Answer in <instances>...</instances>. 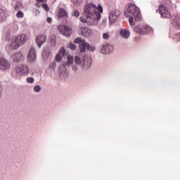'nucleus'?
I'll list each match as a JSON object with an SVG mask.
<instances>
[{
  "label": "nucleus",
  "mask_w": 180,
  "mask_h": 180,
  "mask_svg": "<svg viewBox=\"0 0 180 180\" xmlns=\"http://www.w3.org/2000/svg\"><path fill=\"white\" fill-rule=\"evenodd\" d=\"M103 13V8L101 4H87L84 8L83 17L79 18L80 22L86 23L87 26H98L101 20V13Z\"/></svg>",
  "instance_id": "obj_1"
},
{
  "label": "nucleus",
  "mask_w": 180,
  "mask_h": 180,
  "mask_svg": "<svg viewBox=\"0 0 180 180\" xmlns=\"http://www.w3.org/2000/svg\"><path fill=\"white\" fill-rule=\"evenodd\" d=\"M124 15L126 18H129V25H131V26H134L136 22H139V20L141 19L140 9L132 4H128L124 11Z\"/></svg>",
  "instance_id": "obj_2"
},
{
  "label": "nucleus",
  "mask_w": 180,
  "mask_h": 180,
  "mask_svg": "<svg viewBox=\"0 0 180 180\" xmlns=\"http://www.w3.org/2000/svg\"><path fill=\"white\" fill-rule=\"evenodd\" d=\"M25 41H27V36L25 34H20L13 37L8 41V47L11 50H18L19 47L25 44Z\"/></svg>",
  "instance_id": "obj_3"
},
{
  "label": "nucleus",
  "mask_w": 180,
  "mask_h": 180,
  "mask_svg": "<svg viewBox=\"0 0 180 180\" xmlns=\"http://www.w3.org/2000/svg\"><path fill=\"white\" fill-rule=\"evenodd\" d=\"M75 63L82 70H89V68H91V65H92V58L91 56H84L83 58H81L79 56H76Z\"/></svg>",
  "instance_id": "obj_4"
},
{
  "label": "nucleus",
  "mask_w": 180,
  "mask_h": 180,
  "mask_svg": "<svg viewBox=\"0 0 180 180\" xmlns=\"http://www.w3.org/2000/svg\"><path fill=\"white\" fill-rule=\"evenodd\" d=\"M29 74V68L25 64H20L15 67L14 68V75L15 78L18 77H27Z\"/></svg>",
  "instance_id": "obj_5"
},
{
  "label": "nucleus",
  "mask_w": 180,
  "mask_h": 180,
  "mask_svg": "<svg viewBox=\"0 0 180 180\" xmlns=\"http://www.w3.org/2000/svg\"><path fill=\"white\" fill-rule=\"evenodd\" d=\"M151 27L143 24L136 25L134 28V31L138 33V34H146V33H148L151 32Z\"/></svg>",
  "instance_id": "obj_6"
},
{
  "label": "nucleus",
  "mask_w": 180,
  "mask_h": 180,
  "mask_svg": "<svg viewBox=\"0 0 180 180\" xmlns=\"http://www.w3.org/2000/svg\"><path fill=\"white\" fill-rule=\"evenodd\" d=\"M158 11L162 18H165V19H169V18H171V12H169V8L166 7L165 5L159 6Z\"/></svg>",
  "instance_id": "obj_7"
},
{
  "label": "nucleus",
  "mask_w": 180,
  "mask_h": 180,
  "mask_svg": "<svg viewBox=\"0 0 180 180\" xmlns=\"http://www.w3.org/2000/svg\"><path fill=\"white\" fill-rule=\"evenodd\" d=\"M79 36L83 37H92L94 36V31L88 27H82L78 30Z\"/></svg>",
  "instance_id": "obj_8"
},
{
  "label": "nucleus",
  "mask_w": 180,
  "mask_h": 180,
  "mask_svg": "<svg viewBox=\"0 0 180 180\" xmlns=\"http://www.w3.org/2000/svg\"><path fill=\"white\" fill-rule=\"evenodd\" d=\"M58 30L60 34H63L66 37H70V36L72 34V30L65 25H60L58 26Z\"/></svg>",
  "instance_id": "obj_9"
},
{
  "label": "nucleus",
  "mask_w": 180,
  "mask_h": 180,
  "mask_svg": "<svg viewBox=\"0 0 180 180\" xmlns=\"http://www.w3.org/2000/svg\"><path fill=\"white\" fill-rule=\"evenodd\" d=\"M74 43L79 44V49L81 53H84L86 49L87 42L85 39H81V38L77 37L74 39Z\"/></svg>",
  "instance_id": "obj_10"
},
{
  "label": "nucleus",
  "mask_w": 180,
  "mask_h": 180,
  "mask_svg": "<svg viewBox=\"0 0 180 180\" xmlns=\"http://www.w3.org/2000/svg\"><path fill=\"white\" fill-rule=\"evenodd\" d=\"M11 68V63L5 58H0V71H8Z\"/></svg>",
  "instance_id": "obj_11"
},
{
  "label": "nucleus",
  "mask_w": 180,
  "mask_h": 180,
  "mask_svg": "<svg viewBox=\"0 0 180 180\" xmlns=\"http://www.w3.org/2000/svg\"><path fill=\"white\" fill-rule=\"evenodd\" d=\"M119 16H120V11L119 10H113L112 11H110V14H109V20L110 22L112 23H115V22H116V20H117V18H119Z\"/></svg>",
  "instance_id": "obj_12"
},
{
  "label": "nucleus",
  "mask_w": 180,
  "mask_h": 180,
  "mask_svg": "<svg viewBox=\"0 0 180 180\" xmlns=\"http://www.w3.org/2000/svg\"><path fill=\"white\" fill-rule=\"evenodd\" d=\"M130 34H131V33L130 32V30L125 28L120 29L119 35L121 39H123L124 40H127V39H129Z\"/></svg>",
  "instance_id": "obj_13"
},
{
  "label": "nucleus",
  "mask_w": 180,
  "mask_h": 180,
  "mask_svg": "<svg viewBox=\"0 0 180 180\" xmlns=\"http://www.w3.org/2000/svg\"><path fill=\"white\" fill-rule=\"evenodd\" d=\"M113 50L114 48L112 45L109 44H105L101 46V53H102V54H110Z\"/></svg>",
  "instance_id": "obj_14"
},
{
  "label": "nucleus",
  "mask_w": 180,
  "mask_h": 180,
  "mask_svg": "<svg viewBox=\"0 0 180 180\" xmlns=\"http://www.w3.org/2000/svg\"><path fill=\"white\" fill-rule=\"evenodd\" d=\"M11 60L13 63H20V61H23V60H25V57L23 56V53L21 52H17L11 56Z\"/></svg>",
  "instance_id": "obj_15"
},
{
  "label": "nucleus",
  "mask_w": 180,
  "mask_h": 180,
  "mask_svg": "<svg viewBox=\"0 0 180 180\" xmlns=\"http://www.w3.org/2000/svg\"><path fill=\"white\" fill-rule=\"evenodd\" d=\"M46 40H47V37L45 34H41L37 37L36 43L39 49H40V47H41V46H43L44 43H46Z\"/></svg>",
  "instance_id": "obj_16"
},
{
  "label": "nucleus",
  "mask_w": 180,
  "mask_h": 180,
  "mask_svg": "<svg viewBox=\"0 0 180 180\" xmlns=\"http://www.w3.org/2000/svg\"><path fill=\"white\" fill-rule=\"evenodd\" d=\"M28 63H34L36 61V49L31 48L27 56Z\"/></svg>",
  "instance_id": "obj_17"
},
{
  "label": "nucleus",
  "mask_w": 180,
  "mask_h": 180,
  "mask_svg": "<svg viewBox=\"0 0 180 180\" xmlns=\"http://www.w3.org/2000/svg\"><path fill=\"white\" fill-rule=\"evenodd\" d=\"M58 19H68V13L64 8H59L58 12Z\"/></svg>",
  "instance_id": "obj_18"
},
{
  "label": "nucleus",
  "mask_w": 180,
  "mask_h": 180,
  "mask_svg": "<svg viewBox=\"0 0 180 180\" xmlns=\"http://www.w3.org/2000/svg\"><path fill=\"white\" fill-rule=\"evenodd\" d=\"M74 64V56L68 55L67 58V61L63 63V67H70Z\"/></svg>",
  "instance_id": "obj_19"
},
{
  "label": "nucleus",
  "mask_w": 180,
  "mask_h": 180,
  "mask_svg": "<svg viewBox=\"0 0 180 180\" xmlns=\"http://www.w3.org/2000/svg\"><path fill=\"white\" fill-rule=\"evenodd\" d=\"M58 74L60 78H67L68 77V72L65 67L59 68Z\"/></svg>",
  "instance_id": "obj_20"
},
{
  "label": "nucleus",
  "mask_w": 180,
  "mask_h": 180,
  "mask_svg": "<svg viewBox=\"0 0 180 180\" xmlns=\"http://www.w3.org/2000/svg\"><path fill=\"white\" fill-rule=\"evenodd\" d=\"M57 37L54 34H51L49 37V43L52 47H56V39Z\"/></svg>",
  "instance_id": "obj_21"
},
{
  "label": "nucleus",
  "mask_w": 180,
  "mask_h": 180,
  "mask_svg": "<svg viewBox=\"0 0 180 180\" xmlns=\"http://www.w3.org/2000/svg\"><path fill=\"white\" fill-rule=\"evenodd\" d=\"M7 16L8 13L5 10L0 8V20H5Z\"/></svg>",
  "instance_id": "obj_22"
},
{
  "label": "nucleus",
  "mask_w": 180,
  "mask_h": 180,
  "mask_svg": "<svg viewBox=\"0 0 180 180\" xmlns=\"http://www.w3.org/2000/svg\"><path fill=\"white\" fill-rule=\"evenodd\" d=\"M174 23L179 29H180V17H176L174 20Z\"/></svg>",
  "instance_id": "obj_23"
},
{
  "label": "nucleus",
  "mask_w": 180,
  "mask_h": 180,
  "mask_svg": "<svg viewBox=\"0 0 180 180\" xmlns=\"http://www.w3.org/2000/svg\"><path fill=\"white\" fill-rule=\"evenodd\" d=\"M86 49L87 50H89V51H92V52L95 51L96 50L95 46L91 45L89 43H87Z\"/></svg>",
  "instance_id": "obj_24"
},
{
  "label": "nucleus",
  "mask_w": 180,
  "mask_h": 180,
  "mask_svg": "<svg viewBox=\"0 0 180 180\" xmlns=\"http://www.w3.org/2000/svg\"><path fill=\"white\" fill-rule=\"evenodd\" d=\"M59 54H60V56H63V57H65V56H67V53L65 52V48L61 47L59 50Z\"/></svg>",
  "instance_id": "obj_25"
},
{
  "label": "nucleus",
  "mask_w": 180,
  "mask_h": 180,
  "mask_svg": "<svg viewBox=\"0 0 180 180\" xmlns=\"http://www.w3.org/2000/svg\"><path fill=\"white\" fill-rule=\"evenodd\" d=\"M68 47L70 49V50H75V49H77V46L72 42L68 43Z\"/></svg>",
  "instance_id": "obj_26"
},
{
  "label": "nucleus",
  "mask_w": 180,
  "mask_h": 180,
  "mask_svg": "<svg viewBox=\"0 0 180 180\" xmlns=\"http://www.w3.org/2000/svg\"><path fill=\"white\" fill-rule=\"evenodd\" d=\"M75 6H79L82 4V0H72Z\"/></svg>",
  "instance_id": "obj_27"
},
{
  "label": "nucleus",
  "mask_w": 180,
  "mask_h": 180,
  "mask_svg": "<svg viewBox=\"0 0 180 180\" xmlns=\"http://www.w3.org/2000/svg\"><path fill=\"white\" fill-rule=\"evenodd\" d=\"M56 61H52L49 63V68H51V70H56Z\"/></svg>",
  "instance_id": "obj_28"
},
{
  "label": "nucleus",
  "mask_w": 180,
  "mask_h": 180,
  "mask_svg": "<svg viewBox=\"0 0 180 180\" xmlns=\"http://www.w3.org/2000/svg\"><path fill=\"white\" fill-rule=\"evenodd\" d=\"M72 16L78 18V16H79V11H78V10H74L72 13Z\"/></svg>",
  "instance_id": "obj_29"
},
{
  "label": "nucleus",
  "mask_w": 180,
  "mask_h": 180,
  "mask_svg": "<svg viewBox=\"0 0 180 180\" xmlns=\"http://www.w3.org/2000/svg\"><path fill=\"white\" fill-rule=\"evenodd\" d=\"M27 84H34V78L33 77H27L26 79Z\"/></svg>",
  "instance_id": "obj_30"
},
{
  "label": "nucleus",
  "mask_w": 180,
  "mask_h": 180,
  "mask_svg": "<svg viewBox=\"0 0 180 180\" xmlns=\"http://www.w3.org/2000/svg\"><path fill=\"white\" fill-rule=\"evenodd\" d=\"M110 37V35L108 32H105L103 34V39L104 40H109V38Z\"/></svg>",
  "instance_id": "obj_31"
},
{
  "label": "nucleus",
  "mask_w": 180,
  "mask_h": 180,
  "mask_svg": "<svg viewBox=\"0 0 180 180\" xmlns=\"http://www.w3.org/2000/svg\"><path fill=\"white\" fill-rule=\"evenodd\" d=\"M34 91L35 92H40V91H41V87L40 86V85H37L34 87Z\"/></svg>",
  "instance_id": "obj_32"
},
{
  "label": "nucleus",
  "mask_w": 180,
  "mask_h": 180,
  "mask_svg": "<svg viewBox=\"0 0 180 180\" xmlns=\"http://www.w3.org/2000/svg\"><path fill=\"white\" fill-rule=\"evenodd\" d=\"M23 16H24V14H23V12L22 11H18V13H16V17L18 18H23Z\"/></svg>",
  "instance_id": "obj_33"
},
{
  "label": "nucleus",
  "mask_w": 180,
  "mask_h": 180,
  "mask_svg": "<svg viewBox=\"0 0 180 180\" xmlns=\"http://www.w3.org/2000/svg\"><path fill=\"white\" fill-rule=\"evenodd\" d=\"M62 60H63V58L61 57V55L60 53L57 54L56 56V60L60 63V61H61Z\"/></svg>",
  "instance_id": "obj_34"
},
{
  "label": "nucleus",
  "mask_w": 180,
  "mask_h": 180,
  "mask_svg": "<svg viewBox=\"0 0 180 180\" xmlns=\"http://www.w3.org/2000/svg\"><path fill=\"white\" fill-rule=\"evenodd\" d=\"M42 8L46 12H49V11H50V8H49V6H47V4H42Z\"/></svg>",
  "instance_id": "obj_35"
},
{
  "label": "nucleus",
  "mask_w": 180,
  "mask_h": 180,
  "mask_svg": "<svg viewBox=\"0 0 180 180\" xmlns=\"http://www.w3.org/2000/svg\"><path fill=\"white\" fill-rule=\"evenodd\" d=\"M20 8V4H16L15 6L14 7L15 11H19Z\"/></svg>",
  "instance_id": "obj_36"
},
{
  "label": "nucleus",
  "mask_w": 180,
  "mask_h": 180,
  "mask_svg": "<svg viewBox=\"0 0 180 180\" xmlns=\"http://www.w3.org/2000/svg\"><path fill=\"white\" fill-rule=\"evenodd\" d=\"M72 70V71L77 72L78 71V67H77V65H73Z\"/></svg>",
  "instance_id": "obj_37"
},
{
  "label": "nucleus",
  "mask_w": 180,
  "mask_h": 180,
  "mask_svg": "<svg viewBox=\"0 0 180 180\" xmlns=\"http://www.w3.org/2000/svg\"><path fill=\"white\" fill-rule=\"evenodd\" d=\"M46 22H47V23H51V22H52L51 18V17H48L46 18Z\"/></svg>",
  "instance_id": "obj_38"
},
{
  "label": "nucleus",
  "mask_w": 180,
  "mask_h": 180,
  "mask_svg": "<svg viewBox=\"0 0 180 180\" xmlns=\"http://www.w3.org/2000/svg\"><path fill=\"white\" fill-rule=\"evenodd\" d=\"M2 90H3L2 86L0 85V98H1V97L2 96Z\"/></svg>",
  "instance_id": "obj_39"
},
{
  "label": "nucleus",
  "mask_w": 180,
  "mask_h": 180,
  "mask_svg": "<svg viewBox=\"0 0 180 180\" xmlns=\"http://www.w3.org/2000/svg\"><path fill=\"white\" fill-rule=\"evenodd\" d=\"M38 2H44V0H37Z\"/></svg>",
  "instance_id": "obj_40"
},
{
  "label": "nucleus",
  "mask_w": 180,
  "mask_h": 180,
  "mask_svg": "<svg viewBox=\"0 0 180 180\" xmlns=\"http://www.w3.org/2000/svg\"><path fill=\"white\" fill-rule=\"evenodd\" d=\"M44 54H46V53H43L44 57Z\"/></svg>",
  "instance_id": "obj_41"
}]
</instances>
